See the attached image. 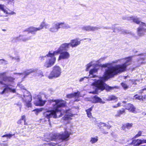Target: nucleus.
I'll use <instances>...</instances> for the list:
<instances>
[{"label": "nucleus", "instance_id": "1", "mask_svg": "<svg viewBox=\"0 0 146 146\" xmlns=\"http://www.w3.org/2000/svg\"><path fill=\"white\" fill-rule=\"evenodd\" d=\"M127 65L124 63L121 65H118L115 66L108 68L106 69L104 75L103 77H97V79H92L94 82L92 85L95 91L90 92V93H96L99 90H102L104 89L108 91L113 89L115 87H111L104 83V82L109 78L113 77L115 75L123 72L125 70Z\"/></svg>", "mask_w": 146, "mask_h": 146}, {"label": "nucleus", "instance_id": "2", "mask_svg": "<svg viewBox=\"0 0 146 146\" xmlns=\"http://www.w3.org/2000/svg\"><path fill=\"white\" fill-rule=\"evenodd\" d=\"M50 102L53 103V110H49L46 109V111L43 113V116L45 119H46V121L47 120L49 122L50 121V118L53 117L56 118L61 117L62 114L61 112H59L60 115H58V112L60 110L61 107H64L65 106L66 102L62 100L58 99L56 100H50Z\"/></svg>", "mask_w": 146, "mask_h": 146}, {"label": "nucleus", "instance_id": "3", "mask_svg": "<svg viewBox=\"0 0 146 146\" xmlns=\"http://www.w3.org/2000/svg\"><path fill=\"white\" fill-rule=\"evenodd\" d=\"M70 134V133L66 130L61 133L55 134L51 137L50 141L48 144L50 146H54L63 141H67L69 140Z\"/></svg>", "mask_w": 146, "mask_h": 146}, {"label": "nucleus", "instance_id": "4", "mask_svg": "<svg viewBox=\"0 0 146 146\" xmlns=\"http://www.w3.org/2000/svg\"><path fill=\"white\" fill-rule=\"evenodd\" d=\"M6 73V72H3L0 73V76L3 77V80L5 82V83L4 84L2 82L0 81V84H4L5 87L3 91L0 93V94H1L5 93H7L9 92H11L13 93H15V89H12L11 87L12 83L14 82L15 78L11 77L6 76H4Z\"/></svg>", "mask_w": 146, "mask_h": 146}, {"label": "nucleus", "instance_id": "5", "mask_svg": "<svg viewBox=\"0 0 146 146\" xmlns=\"http://www.w3.org/2000/svg\"><path fill=\"white\" fill-rule=\"evenodd\" d=\"M69 48L67 44L63 43L61 44L57 50L53 52L54 55L60 54L58 61H59L62 60H66L69 59L70 57V54L67 51Z\"/></svg>", "mask_w": 146, "mask_h": 146}, {"label": "nucleus", "instance_id": "6", "mask_svg": "<svg viewBox=\"0 0 146 146\" xmlns=\"http://www.w3.org/2000/svg\"><path fill=\"white\" fill-rule=\"evenodd\" d=\"M133 22L139 24V27L137 29V33L139 36H141L144 35L145 32H146V24L144 23L141 22L139 20L136 18H132Z\"/></svg>", "mask_w": 146, "mask_h": 146}, {"label": "nucleus", "instance_id": "7", "mask_svg": "<svg viewBox=\"0 0 146 146\" xmlns=\"http://www.w3.org/2000/svg\"><path fill=\"white\" fill-rule=\"evenodd\" d=\"M61 68L59 66L55 65L52 68V71L48 77L50 79L58 77L61 75Z\"/></svg>", "mask_w": 146, "mask_h": 146}, {"label": "nucleus", "instance_id": "8", "mask_svg": "<svg viewBox=\"0 0 146 146\" xmlns=\"http://www.w3.org/2000/svg\"><path fill=\"white\" fill-rule=\"evenodd\" d=\"M47 57H49L44 64V66L48 68L51 67L55 63L56 58L53 52L51 53L50 51L46 55Z\"/></svg>", "mask_w": 146, "mask_h": 146}, {"label": "nucleus", "instance_id": "9", "mask_svg": "<svg viewBox=\"0 0 146 146\" xmlns=\"http://www.w3.org/2000/svg\"><path fill=\"white\" fill-rule=\"evenodd\" d=\"M31 36L26 37L22 35H20L19 36L13 38L12 40L13 42H17L22 41L25 42L31 39Z\"/></svg>", "mask_w": 146, "mask_h": 146}, {"label": "nucleus", "instance_id": "10", "mask_svg": "<svg viewBox=\"0 0 146 146\" xmlns=\"http://www.w3.org/2000/svg\"><path fill=\"white\" fill-rule=\"evenodd\" d=\"M81 40H78L77 39H73L71 40L70 43H65L63 44H67L68 46V48H69L70 46H71L72 48H73L76 47L79 45L81 43Z\"/></svg>", "mask_w": 146, "mask_h": 146}, {"label": "nucleus", "instance_id": "11", "mask_svg": "<svg viewBox=\"0 0 146 146\" xmlns=\"http://www.w3.org/2000/svg\"><path fill=\"white\" fill-rule=\"evenodd\" d=\"M23 97L22 98L23 101L25 102H31L32 100L31 96L27 91L25 90L23 94Z\"/></svg>", "mask_w": 146, "mask_h": 146}, {"label": "nucleus", "instance_id": "12", "mask_svg": "<svg viewBox=\"0 0 146 146\" xmlns=\"http://www.w3.org/2000/svg\"><path fill=\"white\" fill-rule=\"evenodd\" d=\"M65 116L62 118L63 120H69L71 119V117L72 116V114L71 113L70 110H66L64 113Z\"/></svg>", "mask_w": 146, "mask_h": 146}, {"label": "nucleus", "instance_id": "13", "mask_svg": "<svg viewBox=\"0 0 146 146\" xmlns=\"http://www.w3.org/2000/svg\"><path fill=\"white\" fill-rule=\"evenodd\" d=\"M38 100H36L34 102V104L35 106H42L45 104L46 101L42 100L41 96L40 95L37 96Z\"/></svg>", "mask_w": 146, "mask_h": 146}, {"label": "nucleus", "instance_id": "14", "mask_svg": "<svg viewBox=\"0 0 146 146\" xmlns=\"http://www.w3.org/2000/svg\"><path fill=\"white\" fill-rule=\"evenodd\" d=\"M100 28L96 27H93L90 26H86L82 27V29L86 31H95L98 30Z\"/></svg>", "mask_w": 146, "mask_h": 146}, {"label": "nucleus", "instance_id": "15", "mask_svg": "<svg viewBox=\"0 0 146 146\" xmlns=\"http://www.w3.org/2000/svg\"><path fill=\"white\" fill-rule=\"evenodd\" d=\"M35 72V70L34 69H30L25 71L23 73H14V74H17L19 76L24 74V76L23 77V78L24 79L30 74Z\"/></svg>", "mask_w": 146, "mask_h": 146}, {"label": "nucleus", "instance_id": "16", "mask_svg": "<svg viewBox=\"0 0 146 146\" xmlns=\"http://www.w3.org/2000/svg\"><path fill=\"white\" fill-rule=\"evenodd\" d=\"M37 31H39L38 27H31L27 28L25 31H27L29 33H31L32 34L35 35L36 34V32Z\"/></svg>", "mask_w": 146, "mask_h": 146}, {"label": "nucleus", "instance_id": "17", "mask_svg": "<svg viewBox=\"0 0 146 146\" xmlns=\"http://www.w3.org/2000/svg\"><path fill=\"white\" fill-rule=\"evenodd\" d=\"M80 92L78 91L76 92H74L67 95L66 97L68 98H78L80 97Z\"/></svg>", "mask_w": 146, "mask_h": 146}, {"label": "nucleus", "instance_id": "18", "mask_svg": "<svg viewBox=\"0 0 146 146\" xmlns=\"http://www.w3.org/2000/svg\"><path fill=\"white\" fill-rule=\"evenodd\" d=\"M140 55L141 56V57L138 60V64L137 65L136 67L139 66L141 64H143L144 63L143 62V61L146 58V54H142Z\"/></svg>", "mask_w": 146, "mask_h": 146}, {"label": "nucleus", "instance_id": "19", "mask_svg": "<svg viewBox=\"0 0 146 146\" xmlns=\"http://www.w3.org/2000/svg\"><path fill=\"white\" fill-rule=\"evenodd\" d=\"M92 100V101L93 103H100L102 104L105 103L104 102L102 101L101 98L96 96H94Z\"/></svg>", "mask_w": 146, "mask_h": 146}, {"label": "nucleus", "instance_id": "20", "mask_svg": "<svg viewBox=\"0 0 146 146\" xmlns=\"http://www.w3.org/2000/svg\"><path fill=\"white\" fill-rule=\"evenodd\" d=\"M141 144V139H133L131 143L129 144L130 145H133L135 146H137Z\"/></svg>", "mask_w": 146, "mask_h": 146}, {"label": "nucleus", "instance_id": "21", "mask_svg": "<svg viewBox=\"0 0 146 146\" xmlns=\"http://www.w3.org/2000/svg\"><path fill=\"white\" fill-rule=\"evenodd\" d=\"M57 25L56 23V21L54 22L53 23V26L50 28V31L52 32H56L58 31L59 29L57 26Z\"/></svg>", "mask_w": 146, "mask_h": 146}, {"label": "nucleus", "instance_id": "22", "mask_svg": "<svg viewBox=\"0 0 146 146\" xmlns=\"http://www.w3.org/2000/svg\"><path fill=\"white\" fill-rule=\"evenodd\" d=\"M135 109L136 108L133 105L129 103L128 104V111H130L134 113H136V111Z\"/></svg>", "mask_w": 146, "mask_h": 146}, {"label": "nucleus", "instance_id": "23", "mask_svg": "<svg viewBox=\"0 0 146 146\" xmlns=\"http://www.w3.org/2000/svg\"><path fill=\"white\" fill-rule=\"evenodd\" d=\"M97 71V69L94 68L92 69H91L90 72H89V73H90V77H95L96 76V75H93V74L94 73H96Z\"/></svg>", "mask_w": 146, "mask_h": 146}, {"label": "nucleus", "instance_id": "24", "mask_svg": "<svg viewBox=\"0 0 146 146\" xmlns=\"http://www.w3.org/2000/svg\"><path fill=\"white\" fill-rule=\"evenodd\" d=\"M115 30H117L119 32H120L121 33L123 34V35L127 34V30L121 29L120 27L117 28H116Z\"/></svg>", "mask_w": 146, "mask_h": 146}, {"label": "nucleus", "instance_id": "25", "mask_svg": "<svg viewBox=\"0 0 146 146\" xmlns=\"http://www.w3.org/2000/svg\"><path fill=\"white\" fill-rule=\"evenodd\" d=\"M125 112V110L123 109L117 111V113L115 115L116 117H120L121 114Z\"/></svg>", "mask_w": 146, "mask_h": 146}, {"label": "nucleus", "instance_id": "26", "mask_svg": "<svg viewBox=\"0 0 146 146\" xmlns=\"http://www.w3.org/2000/svg\"><path fill=\"white\" fill-rule=\"evenodd\" d=\"M119 60H116L114 61H113L111 63H108L106 64H104L103 65V67H107L109 66H111L112 65V64L115 63L119 61Z\"/></svg>", "mask_w": 146, "mask_h": 146}, {"label": "nucleus", "instance_id": "27", "mask_svg": "<svg viewBox=\"0 0 146 146\" xmlns=\"http://www.w3.org/2000/svg\"><path fill=\"white\" fill-rule=\"evenodd\" d=\"M92 107H91L86 110V112L88 116L90 118L91 117H92L91 111H92Z\"/></svg>", "mask_w": 146, "mask_h": 146}, {"label": "nucleus", "instance_id": "28", "mask_svg": "<svg viewBox=\"0 0 146 146\" xmlns=\"http://www.w3.org/2000/svg\"><path fill=\"white\" fill-rule=\"evenodd\" d=\"M98 140V137H92L91 138L90 142L92 144H93L96 143Z\"/></svg>", "mask_w": 146, "mask_h": 146}, {"label": "nucleus", "instance_id": "29", "mask_svg": "<svg viewBox=\"0 0 146 146\" xmlns=\"http://www.w3.org/2000/svg\"><path fill=\"white\" fill-rule=\"evenodd\" d=\"M6 7L5 6L2 4H0V9L3 11L4 13H7V10L6 9Z\"/></svg>", "mask_w": 146, "mask_h": 146}, {"label": "nucleus", "instance_id": "30", "mask_svg": "<svg viewBox=\"0 0 146 146\" xmlns=\"http://www.w3.org/2000/svg\"><path fill=\"white\" fill-rule=\"evenodd\" d=\"M43 109V108H40L36 109L34 110L33 111H34L36 115H37L39 112L42 111Z\"/></svg>", "mask_w": 146, "mask_h": 146}, {"label": "nucleus", "instance_id": "31", "mask_svg": "<svg viewBox=\"0 0 146 146\" xmlns=\"http://www.w3.org/2000/svg\"><path fill=\"white\" fill-rule=\"evenodd\" d=\"M15 135L14 134H8L7 133L4 135H3L2 136V137H7L6 141L8 140V138H9L10 139L12 136L14 135Z\"/></svg>", "mask_w": 146, "mask_h": 146}, {"label": "nucleus", "instance_id": "32", "mask_svg": "<svg viewBox=\"0 0 146 146\" xmlns=\"http://www.w3.org/2000/svg\"><path fill=\"white\" fill-rule=\"evenodd\" d=\"M56 23L57 25L58 28V29L61 28H63V25L64 24V22L58 23L57 21H56Z\"/></svg>", "mask_w": 146, "mask_h": 146}, {"label": "nucleus", "instance_id": "33", "mask_svg": "<svg viewBox=\"0 0 146 146\" xmlns=\"http://www.w3.org/2000/svg\"><path fill=\"white\" fill-rule=\"evenodd\" d=\"M4 1L8 4H11V5H14V0H4Z\"/></svg>", "mask_w": 146, "mask_h": 146}, {"label": "nucleus", "instance_id": "34", "mask_svg": "<svg viewBox=\"0 0 146 146\" xmlns=\"http://www.w3.org/2000/svg\"><path fill=\"white\" fill-rule=\"evenodd\" d=\"M45 22L44 21H43L42 22L39 26V27H38L39 31H40L44 27Z\"/></svg>", "mask_w": 146, "mask_h": 146}, {"label": "nucleus", "instance_id": "35", "mask_svg": "<svg viewBox=\"0 0 146 146\" xmlns=\"http://www.w3.org/2000/svg\"><path fill=\"white\" fill-rule=\"evenodd\" d=\"M117 99V98L114 96H110L108 97V100H113Z\"/></svg>", "mask_w": 146, "mask_h": 146}, {"label": "nucleus", "instance_id": "36", "mask_svg": "<svg viewBox=\"0 0 146 146\" xmlns=\"http://www.w3.org/2000/svg\"><path fill=\"white\" fill-rule=\"evenodd\" d=\"M93 62H94L92 61L86 65V71H88L89 70L90 67L92 66V64H93Z\"/></svg>", "mask_w": 146, "mask_h": 146}, {"label": "nucleus", "instance_id": "37", "mask_svg": "<svg viewBox=\"0 0 146 146\" xmlns=\"http://www.w3.org/2000/svg\"><path fill=\"white\" fill-rule=\"evenodd\" d=\"M8 63V61L4 59H0V64H6Z\"/></svg>", "mask_w": 146, "mask_h": 146}, {"label": "nucleus", "instance_id": "38", "mask_svg": "<svg viewBox=\"0 0 146 146\" xmlns=\"http://www.w3.org/2000/svg\"><path fill=\"white\" fill-rule=\"evenodd\" d=\"M106 58V57H103L101 58L99 60H97L96 61V62L97 63H99L100 62H102Z\"/></svg>", "mask_w": 146, "mask_h": 146}, {"label": "nucleus", "instance_id": "39", "mask_svg": "<svg viewBox=\"0 0 146 146\" xmlns=\"http://www.w3.org/2000/svg\"><path fill=\"white\" fill-rule=\"evenodd\" d=\"M142 133V131H139L137 134H136L133 138H135L140 136L141 135Z\"/></svg>", "mask_w": 146, "mask_h": 146}, {"label": "nucleus", "instance_id": "40", "mask_svg": "<svg viewBox=\"0 0 146 146\" xmlns=\"http://www.w3.org/2000/svg\"><path fill=\"white\" fill-rule=\"evenodd\" d=\"M70 28V26L68 24L65 23L64 22V24L63 25V28L64 29H69Z\"/></svg>", "mask_w": 146, "mask_h": 146}, {"label": "nucleus", "instance_id": "41", "mask_svg": "<svg viewBox=\"0 0 146 146\" xmlns=\"http://www.w3.org/2000/svg\"><path fill=\"white\" fill-rule=\"evenodd\" d=\"M25 115H23L21 117V118L18 121V123H22L21 121L23 120H25Z\"/></svg>", "mask_w": 146, "mask_h": 146}, {"label": "nucleus", "instance_id": "42", "mask_svg": "<svg viewBox=\"0 0 146 146\" xmlns=\"http://www.w3.org/2000/svg\"><path fill=\"white\" fill-rule=\"evenodd\" d=\"M134 98L135 99H138V100L141 101V96H139L137 94H136L134 96Z\"/></svg>", "mask_w": 146, "mask_h": 146}, {"label": "nucleus", "instance_id": "43", "mask_svg": "<svg viewBox=\"0 0 146 146\" xmlns=\"http://www.w3.org/2000/svg\"><path fill=\"white\" fill-rule=\"evenodd\" d=\"M122 129L123 130L125 131L126 129H128V124H126L123 125Z\"/></svg>", "mask_w": 146, "mask_h": 146}, {"label": "nucleus", "instance_id": "44", "mask_svg": "<svg viewBox=\"0 0 146 146\" xmlns=\"http://www.w3.org/2000/svg\"><path fill=\"white\" fill-rule=\"evenodd\" d=\"M141 101L145 102V101H146V95H144L141 96Z\"/></svg>", "mask_w": 146, "mask_h": 146}, {"label": "nucleus", "instance_id": "45", "mask_svg": "<svg viewBox=\"0 0 146 146\" xmlns=\"http://www.w3.org/2000/svg\"><path fill=\"white\" fill-rule=\"evenodd\" d=\"M6 14H9L10 15H13L16 14V13L13 11H9V12H8L7 11V13H5Z\"/></svg>", "mask_w": 146, "mask_h": 146}, {"label": "nucleus", "instance_id": "46", "mask_svg": "<svg viewBox=\"0 0 146 146\" xmlns=\"http://www.w3.org/2000/svg\"><path fill=\"white\" fill-rule=\"evenodd\" d=\"M121 85L123 87L124 89H126L127 88V85L124 83H121Z\"/></svg>", "mask_w": 146, "mask_h": 146}, {"label": "nucleus", "instance_id": "47", "mask_svg": "<svg viewBox=\"0 0 146 146\" xmlns=\"http://www.w3.org/2000/svg\"><path fill=\"white\" fill-rule=\"evenodd\" d=\"M88 77H84L83 78H82L79 80V82H82L85 79H88Z\"/></svg>", "mask_w": 146, "mask_h": 146}, {"label": "nucleus", "instance_id": "48", "mask_svg": "<svg viewBox=\"0 0 146 146\" xmlns=\"http://www.w3.org/2000/svg\"><path fill=\"white\" fill-rule=\"evenodd\" d=\"M50 25L49 24L46 23L45 22L44 27L45 29H48L50 27Z\"/></svg>", "mask_w": 146, "mask_h": 146}, {"label": "nucleus", "instance_id": "49", "mask_svg": "<svg viewBox=\"0 0 146 146\" xmlns=\"http://www.w3.org/2000/svg\"><path fill=\"white\" fill-rule=\"evenodd\" d=\"M144 91H146V88H144L142 90H139V92H138V93H140L141 94L142 93H143V92Z\"/></svg>", "mask_w": 146, "mask_h": 146}, {"label": "nucleus", "instance_id": "50", "mask_svg": "<svg viewBox=\"0 0 146 146\" xmlns=\"http://www.w3.org/2000/svg\"><path fill=\"white\" fill-rule=\"evenodd\" d=\"M136 81V80L135 81V80L133 81V80H130L129 81V83H130L131 82L133 84H135V85H136L137 84V83H135Z\"/></svg>", "mask_w": 146, "mask_h": 146}, {"label": "nucleus", "instance_id": "51", "mask_svg": "<svg viewBox=\"0 0 146 146\" xmlns=\"http://www.w3.org/2000/svg\"><path fill=\"white\" fill-rule=\"evenodd\" d=\"M132 56H130L128 57V65L129 64H130V63H129V62H131V61L132 58Z\"/></svg>", "mask_w": 146, "mask_h": 146}, {"label": "nucleus", "instance_id": "52", "mask_svg": "<svg viewBox=\"0 0 146 146\" xmlns=\"http://www.w3.org/2000/svg\"><path fill=\"white\" fill-rule=\"evenodd\" d=\"M26 104H27V106L28 107H30L31 106V104L30 103V102H26Z\"/></svg>", "mask_w": 146, "mask_h": 146}, {"label": "nucleus", "instance_id": "53", "mask_svg": "<svg viewBox=\"0 0 146 146\" xmlns=\"http://www.w3.org/2000/svg\"><path fill=\"white\" fill-rule=\"evenodd\" d=\"M121 104L120 103H118L116 105L114 106H113V108H116L119 107L120 106Z\"/></svg>", "mask_w": 146, "mask_h": 146}, {"label": "nucleus", "instance_id": "54", "mask_svg": "<svg viewBox=\"0 0 146 146\" xmlns=\"http://www.w3.org/2000/svg\"><path fill=\"white\" fill-rule=\"evenodd\" d=\"M17 105L19 106V107L20 109V110H21L22 106L21 104L20 103H18L17 104Z\"/></svg>", "mask_w": 146, "mask_h": 146}, {"label": "nucleus", "instance_id": "55", "mask_svg": "<svg viewBox=\"0 0 146 146\" xmlns=\"http://www.w3.org/2000/svg\"><path fill=\"white\" fill-rule=\"evenodd\" d=\"M1 146H8L7 144L4 143H2L1 144Z\"/></svg>", "mask_w": 146, "mask_h": 146}, {"label": "nucleus", "instance_id": "56", "mask_svg": "<svg viewBox=\"0 0 146 146\" xmlns=\"http://www.w3.org/2000/svg\"><path fill=\"white\" fill-rule=\"evenodd\" d=\"M46 55L44 56H40L39 57V59L40 60H43L44 59V58L46 57Z\"/></svg>", "mask_w": 146, "mask_h": 146}, {"label": "nucleus", "instance_id": "57", "mask_svg": "<svg viewBox=\"0 0 146 146\" xmlns=\"http://www.w3.org/2000/svg\"><path fill=\"white\" fill-rule=\"evenodd\" d=\"M105 124L106 123L102 122H100L99 123V125H101V127L105 126V125H104V124Z\"/></svg>", "mask_w": 146, "mask_h": 146}, {"label": "nucleus", "instance_id": "58", "mask_svg": "<svg viewBox=\"0 0 146 146\" xmlns=\"http://www.w3.org/2000/svg\"><path fill=\"white\" fill-rule=\"evenodd\" d=\"M135 67H134L131 68H129V69H128V71H133V70H134Z\"/></svg>", "mask_w": 146, "mask_h": 146}, {"label": "nucleus", "instance_id": "59", "mask_svg": "<svg viewBox=\"0 0 146 146\" xmlns=\"http://www.w3.org/2000/svg\"><path fill=\"white\" fill-rule=\"evenodd\" d=\"M133 125V124L132 123H128V129L131 127H132Z\"/></svg>", "mask_w": 146, "mask_h": 146}, {"label": "nucleus", "instance_id": "60", "mask_svg": "<svg viewBox=\"0 0 146 146\" xmlns=\"http://www.w3.org/2000/svg\"><path fill=\"white\" fill-rule=\"evenodd\" d=\"M142 144L146 143V139H141Z\"/></svg>", "mask_w": 146, "mask_h": 146}, {"label": "nucleus", "instance_id": "61", "mask_svg": "<svg viewBox=\"0 0 146 146\" xmlns=\"http://www.w3.org/2000/svg\"><path fill=\"white\" fill-rule=\"evenodd\" d=\"M104 125H105V126L107 127L108 128H110V127H111V126L110 125H108L106 124H104Z\"/></svg>", "mask_w": 146, "mask_h": 146}, {"label": "nucleus", "instance_id": "62", "mask_svg": "<svg viewBox=\"0 0 146 146\" xmlns=\"http://www.w3.org/2000/svg\"><path fill=\"white\" fill-rule=\"evenodd\" d=\"M12 59H15L17 60L18 61H19V57H17L15 58L13 57L12 58Z\"/></svg>", "mask_w": 146, "mask_h": 146}, {"label": "nucleus", "instance_id": "63", "mask_svg": "<svg viewBox=\"0 0 146 146\" xmlns=\"http://www.w3.org/2000/svg\"><path fill=\"white\" fill-rule=\"evenodd\" d=\"M141 114L143 115H146V113H145L144 112H143Z\"/></svg>", "mask_w": 146, "mask_h": 146}, {"label": "nucleus", "instance_id": "64", "mask_svg": "<svg viewBox=\"0 0 146 146\" xmlns=\"http://www.w3.org/2000/svg\"><path fill=\"white\" fill-rule=\"evenodd\" d=\"M105 28L107 29H111V28L110 27H106L104 28V29H105Z\"/></svg>", "mask_w": 146, "mask_h": 146}]
</instances>
